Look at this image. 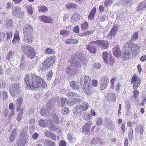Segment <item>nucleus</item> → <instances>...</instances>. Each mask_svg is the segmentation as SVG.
I'll use <instances>...</instances> for the list:
<instances>
[{"mask_svg":"<svg viewBox=\"0 0 146 146\" xmlns=\"http://www.w3.org/2000/svg\"><path fill=\"white\" fill-rule=\"evenodd\" d=\"M26 88L31 90H35L40 87H47L44 80L35 74L30 73L26 74L24 78Z\"/></svg>","mask_w":146,"mask_h":146,"instance_id":"nucleus-1","label":"nucleus"},{"mask_svg":"<svg viewBox=\"0 0 146 146\" xmlns=\"http://www.w3.org/2000/svg\"><path fill=\"white\" fill-rule=\"evenodd\" d=\"M33 29L30 25H27L23 29V34L24 37V40L27 43H31L33 41Z\"/></svg>","mask_w":146,"mask_h":146,"instance_id":"nucleus-2","label":"nucleus"},{"mask_svg":"<svg viewBox=\"0 0 146 146\" xmlns=\"http://www.w3.org/2000/svg\"><path fill=\"white\" fill-rule=\"evenodd\" d=\"M82 54L79 52H76L74 54V57H72L69 58L68 60V62L71 64L75 63L74 68L73 70V73H76L79 70V68L81 67V65L79 62L76 61V60L75 58V57L78 59L81 60L82 58Z\"/></svg>","mask_w":146,"mask_h":146,"instance_id":"nucleus-3","label":"nucleus"},{"mask_svg":"<svg viewBox=\"0 0 146 146\" xmlns=\"http://www.w3.org/2000/svg\"><path fill=\"white\" fill-rule=\"evenodd\" d=\"M80 80L81 84L84 81V84L83 86V88L84 90L87 93V91L90 90L91 88L90 78L87 76L83 75L81 76Z\"/></svg>","mask_w":146,"mask_h":146,"instance_id":"nucleus-4","label":"nucleus"},{"mask_svg":"<svg viewBox=\"0 0 146 146\" xmlns=\"http://www.w3.org/2000/svg\"><path fill=\"white\" fill-rule=\"evenodd\" d=\"M22 48L23 52L28 57L31 59L34 58L36 53L34 48L31 46H27Z\"/></svg>","mask_w":146,"mask_h":146,"instance_id":"nucleus-5","label":"nucleus"},{"mask_svg":"<svg viewBox=\"0 0 146 146\" xmlns=\"http://www.w3.org/2000/svg\"><path fill=\"white\" fill-rule=\"evenodd\" d=\"M27 129L21 131L20 133V137H21L18 139L17 142V146H24L26 142V136L27 137Z\"/></svg>","mask_w":146,"mask_h":146,"instance_id":"nucleus-6","label":"nucleus"},{"mask_svg":"<svg viewBox=\"0 0 146 146\" xmlns=\"http://www.w3.org/2000/svg\"><path fill=\"white\" fill-rule=\"evenodd\" d=\"M141 82V79L138 78L137 74H134L132 77L131 81V84H133V89L136 90L139 86Z\"/></svg>","mask_w":146,"mask_h":146,"instance_id":"nucleus-7","label":"nucleus"},{"mask_svg":"<svg viewBox=\"0 0 146 146\" xmlns=\"http://www.w3.org/2000/svg\"><path fill=\"white\" fill-rule=\"evenodd\" d=\"M12 13L14 16L19 18H23L24 15L23 11H21V9L19 7L15 6L12 8Z\"/></svg>","mask_w":146,"mask_h":146,"instance_id":"nucleus-8","label":"nucleus"},{"mask_svg":"<svg viewBox=\"0 0 146 146\" xmlns=\"http://www.w3.org/2000/svg\"><path fill=\"white\" fill-rule=\"evenodd\" d=\"M109 82V79L107 76H104L100 78V88L101 90L105 89L107 86Z\"/></svg>","mask_w":146,"mask_h":146,"instance_id":"nucleus-9","label":"nucleus"},{"mask_svg":"<svg viewBox=\"0 0 146 146\" xmlns=\"http://www.w3.org/2000/svg\"><path fill=\"white\" fill-rule=\"evenodd\" d=\"M55 61V56H52L48 57L44 62V65L45 69H46L51 66Z\"/></svg>","mask_w":146,"mask_h":146,"instance_id":"nucleus-10","label":"nucleus"},{"mask_svg":"<svg viewBox=\"0 0 146 146\" xmlns=\"http://www.w3.org/2000/svg\"><path fill=\"white\" fill-rule=\"evenodd\" d=\"M95 42L96 43L97 45L99 46L102 49H107L109 45L108 41L103 40H96Z\"/></svg>","mask_w":146,"mask_h":146,"instance_id":"nucleus-11","label":"nucleus"},{"mask_svg":"<svg viewBox=\"0 0 146 146\" xmlns=\"http://www.w3.org/2000/svg\"><path fill=\"white\" fill-rule=\"evenodd\" d=\"M96 44L95 41H92L88 44L86 46V48L90 53L94 54L96 52L97 49L95 47L94 45V44Z\"/></svg>","mask_w":146,"mask_h":146,"instance_id":"nucleus-12","label":"nucleus"},{"mask_svg":"<svg viewBox=\"0 0 146 146\" xmlns=\"http://www.w3.org/2000/svg\"><path fill=\"white\" fill-rule=\"evenodd\" d=\"M20 84L17 83L13 85L9 89V92L11 94H16L18 92V89L19 88Z\"/></svg>","mask_w":146,"mask_h":146,"instance_id":"nucleus-13","label":"nucleus"},{"mask_svg":"<svg viewBox=\"0 0 146 146\" xmlns=\"http://www.w3.org/2000/svg\"><path fill=\"white\" fill-rule=\"evenodd\" d=\"M112 50L113 55L116 57H118L121 55V52L120 50L119 46H115L113 48Z\"/></svg>","mask_w":146,"mask_h":146,"instance_id":"nucleus-14","label":"nucleus"},{"mask_svg":"<svg viewBox=\"0 0 146 146\" xmlns=\"http://www.w3.org/2000/svg\"><path fill=\"white\" fill-rule=\"evenodd\" d=\"M41 20L43 22L48 23H52L53 21L51 18L44 15L40 17Z\"/></svg>","mask_w":146,"mask_h":146,"instance_id":"nucleus-15","label":"nucleus"},{"mask_svg":"<svg viewBox=\"0 0 146 146\" xmlns=\"http://www.w3.org/2000/svg\"><path fill=\"white\" fill-rule=\"evenodd\" d=\"M20 40V38L19 36V32L18 31H17L15 33L12 42L13 44H16L17 43L19 42Z\"/></svg>","mask_w":146,"mask_h":146,"instance_id":"nucleus-16","label":"nucleus"},{"mask_svg":"<svg viewBox=\"0 0 146 146\" xmlns=\"http://www.w3.org/2000/svg\"><path fill=\"white\" fill-rule=\"evenodd\" d=\"M79 84L78 82L72 81L70 82V86L74 90H78L80 88Z\"/></svg>","mask_w":146,"mask_h":146,"instance_id":"nucleus-17","label":"nucleus"},{"mask_svg":"<svg viewBox=\"0 0 146 146\" xmlns=\"http://www.w3.org/2000/svg\"><path fill=\"white\" fill-rule=\"evenodd\" d=\"M23 101V99L22 97H19L17 99L16 102V105L17 106V108L16 109V111L18 112L21 108V105Z\"/></svg>","mask_w":146,"mask_h":146,"instance_id":"nucleus-18","label":"nucleus"},{"mask_svg":"<svg viewBox=\"0 0 146 146\" xmlns=\"http://www.w3.org/2000/svg\"><path fill=\"white\" fill-rule=\"evenodd\" d=\"M96 9L95 7H94L92 9L88 16V18L89 20H92L94 18V16L96 13Z\"/></svg>","mask_w":146,"mask_h":146,"instance_id":"nucleus-19","label":"nucleus"},{"mask_svg":"<svg viewBox=\"0 0 146 146\" xmlns=\"http://www.w3.org/2000/svg\"><path fill=\"white\" fill-rule=\"evenodd\" d=\"M118 28V27L116 26H114L111 30L109 34V36H115L116 34Z\"/></svg>","mask_w":146,"mask_h":146,"instance_id":"nucleus-20","label":"nucleus"},{"mask_svg":"<svg viewBox=\"0 0 146 146\" xmlns=\"http://www.w3.org/2000/svg\"><path fill=\"white\" fill-rule=\"evenodd\" d=\"M136 46L135 45L133 42H129V43L127 42L125 43L123 47L124 49H125L126 48L128 47L129 48L130 50H133L134 48V46Z\"/></svg>","mask_w":146,"mask_h":146,"instance_id":"nucleus-21","label":"nucleus"},{"mask_svg":"<svg viewBox=\"0 0 146 146\" xmlns=\"http://www.w3.org/2000/svg\"><path fill=\"white\" fill-rule=\"evenodd\" d=\"M92 122L90 121H88L85 123L82 127V130L83 132L89 130L91 126Z\"/></svg>","mask_w":146,"mask_h":146,"instance_id":"nucleus-22","label":"nucleus"},{"mask_svg":"<svg viewBox=\"0 0 146 146\" xmlns=\"http://www.w3.org/2000/svg\"><path fill=\"white\" fill-rule=\"evenodd\" d=\"M17 132V130L15 129H13L9 137V140L11 142H12L13 141Z\"/></svg>","mask_w":146,"mask_h":146,"instance_id":"nucleus-23","label":"nucleus"},{"mask_svg":"<svg viewBox=\"0 0 146 146\" xmlns=\"http://www.w3.org/2000/svg\"><path fill=\"white\" fill-rule=\"evenodd\" d=\"M48 11V8L46 6L40 5L38 7V11L39 13H45Z\"/></svg>","mask_w":146,"mask_h":146,"instance_id":"nucleus-24","label":"nucleus"},{"mask_svg":"<svg viewBox=\"0 0 146 146\" xmlns=\"http://www.w3.org/2000/svg\"><path fill=\"white\" fill-rule=\"evenodd\" d=\"M65 43L68 44H76L78 42V40L76 39H69L66 40Z\"/></svg>","mask_w":146,"mask_h":146,"instance_id":"nucleus-25","label":"nucleus"},{"mask_svg":"<svg viewBox=\"0 0 146 146\" xmlns=\"http://www.w3.org/2000/svg\"><path fill=\"white\" fill-rule=\"evenodd\" d=\"M45 143L46 146H56L55 143L51 140H46Z\"/></svg>","mask_w":146,"mask_h":146,"instance_id":"nucleus-26","label":"nucleus"},{"mask_svg":"<svg viewBox=\"0 0 146 146\" xmlns=\"http://www.w3.org/2000/svg\"><path fill=\"white\" fill-rule=\"evenodd\" d=\"M145 3L144 2H142L139 5L137 10V11H140L146 7Z\"/></svg>","mask_w":146,"mask_h":146,"instance_id":"nucleus-27","label":"nucleus"},{"mask_svg":"<svg viewBox=\"0 0 146 146\" xmlns=\"http://www.w3.org/2000/svg\"><path fill=\"white\" fill-rule=\"evenodd\" d=\"M65 7L68 9L75 8L76 7V5L73 3H68L66 4Z\"/></svg>","mask_w":146,"mask_h":146,"instance_id":"nucleus-28","label":"nucleus"},{"mask_svg":"<svg viewBox=\"0 0 146 146\" xmlns=\"http://www.w3.org/2000/svg\"><path fill=\"white\" fill-rule=\"evenodd\" d=\"M20 111L19 112L17 117V119L18 121H19L21 120L22 117L23 116V108H21L20 110Z\"/></svg>","mask_w":146,"mask_h":146,"instance_id":"nucleus-29","label":"nucleus"},{"mask_svg":"<svg viewBox=\"0 0 146 146\" xmlns=\"http://www.w3.org/2000/svg\"><path fill=\"white\" fill-rule=\"evenodd\" d=\"M44 52L46 54H54L55 52L52 49L47 48L45 49Z\"/></svg>","mask_w":146,"mask_h":146,"instance_id":"nucleus-30","label":"nucleus"},{"mask_svg":"<svg viewBox=\"0 0 146 146\" xmlns=\"http://www.w3.org/2000/svg\"><path fill=\"white\" fill-rule=\"evenodd\" d=\"M53 73L52 70H50L46 75V78L48 80L51 79Z\"/></svg>","mask_w":146,"mask_h":146,"instance_id":"nucleus-31","label":"nucleus"},{"mask_svg":"<svg viewBox=\"0 0 146 146\" xmlns=\"http://www.w3.org/2000/svg\"><path fill=\"white\" fill-rule=\"evenodd\" d=\"M39 124L41 127H45L47 125V123H46L44 120L42 119H40L39 121Z\"/></svg>","mask_w":146,"mask_h":146,"instance_id":"nucleus-32","label":"nucleus"},{"mask_svg":"<svg viewBox=\"0 0 146 146\" xmlns=\"http://www.w3.org/2000/svg\"><path fill=\"white\" fill-rule=\"evenodd\" d=\"M130 54V53L129 52L126 51L124 52L123 56V60H126L128 59Z\"/></svg>","mask_w":146,"mask_h":146,"instance_id":"nucleus-33","label":"nucleus"},{"mask_svg":"<svg viewBox=\"0 0 146 146\" xmlns=\"http://www.w3.org/2000/svg\"><path fill=\"white\" fill-rule=\"evenodd\" d=\"M80 108L83 111H86L88 108V105L87 103H84L83 105L81 106Z\"/></svg>","mask_w":146,"mask_h":146,"instance_id":"nucleus-34","label":"nucleus"},{"mask_svg":"<svg viewBox=\"0 0 146 146\" xmlns=\"http://www.w3.org/2000/svg\"><path fill=\"white\" fill-rule=\"evenodd\" d=\"M53 119L52 121L54 123H58L59 122L58 117V115L56 114H54L53 115Z\"/></svg>","mask_w":146,"mask_h":146,"instance_id":"nucleus-35","label":"nucleus"},{"mask_svg":"<svg viewBox=\"0 0 146 146\" xmlns=\"http://www.w3.org/2000/svg\"><path fill=\"white\" fill-rule=\"evenodd\" d=\"M138 33L137 32H135L133 33L131 38V40H134L137 39L138 38Z\"/></svg>","mask_w":146,"mask_h":146,"instance_id":"nucleus-36","label":"nucleus"},{"mask_svg":"<svg viewBox=\"0 0 146 146\" xmlns=\"http://www.w3.org/2000/svg\"><path fill=\"white\" fill-rule=\"evenodd\" d=\"M1 93V95L0 98V100L1 98L3 99V100L7 98V93L5 92H0Z\"/></svg>","mask_w":146,"mask_h":146,"instance_id":"nucleus-37","label":"nucleus"},{"mask_svg":"<svg viewBox=\"0 0 146 146\" xmlns=\"http://www.w3.org/2000/svg\"><path fill=\"white\" fill-rule=\"evenodd\" d=\"M107 55L108 53L107 52H103L102 56L103 58L106 62H107Z\"/></svg>","mask_w":146,"mask_h":146,"instance_id":"nucleus-38","label":"nucleus"},{"mask_svg":"<svg viewBox=\"0 0 146 146\" xmlns=\"http://www.w3.org/2000/svg\"><path fill=\"white\" fill-rule=\"evenodd\" d=\"M114 62V58L112 57H110L109 58L108 62L107 60V62L106 63L107 64H109L110 66H112Z\"/></svg>","mask_w":146,"mask_h":146,"instance_id":"nucleus-39","label":"nucleus"},{"mask_svg":"<svg viewBox=\"0 0 146 146\" xmlns=\"http://www.w3.org/2000/svg\"><path fill=\"white\" fill-rule=\"evenodd\" d=\"M88 26V23L86 22H85L82 24L81 26L82 29V30H85L87 28Z\"/></svg>","mask_w":146,"mask_h":146,"instance_id":"nucleus-40","label":"nucleus"},{"mask_svg":"<svg viewBox=\"0 0 146 146\" xmlns=\"http://www.w3.org/2000/svg\"><path fill=\"white\" fill-rule=\"evenodd\" d=\"M60 101L62 103L61 106L63 107L65 105V102L66 101V98H60Z\"/></svg>","mask_w":146,"mask_h":146,"instance_id":"nucleus-41","label":"nucleus"},{"mask_svg":"<svg viewBox=\"0 0 146 146\" xmlns=\"http://www.w3.org/2000/svg\"><path fill=\"white\" fill-rule=\"evenodd\" d=\"M133 130L132 128H130L129 131L128 137L129 139H132V135L133 134Z\"/></svg>","mask_w":146,"mask_h":146,"instance_id":"nucleus-42","label":"nucleus"},{"mask_svg":"<svg viewBox=\"0 0 146 146\" xmlns=\"http://www.w3.org/2000/svg\"><path fill=\"white\" fill-rule=\"evenodd\" d=\"M27 11L31 15H32L33 13V8L31 6L28 7L27 9Z\"/></svg>","mask_w":146,"mask_h":146,"instance_id":"nucleus-43","label":"nucleus"},{"mask_svg":"<svg viewBox=\"0 0 146 146\" xmlns=\"http://www.w3.org/2000/svg\"><path fill=\"white\" fill-rule=\"evenodd\" d=\"M66 72L68 74H72V72H73V70H72L69 66H68L66 68Z\"/></svg>","mask_w":146,"mask_h":146,"instance_id":"nucleus-44","label":"nucleus"},{"mask_svg":"<svg viewBox=\"0 0 146 146\" xmlns=\"http://www.w3.org/2000/svg\"><path fill=\"white\" fill-rule=\"evenodd\" d=\"M7 38L8 39H10L12 36V33L11 31H8L7 32Z\"/></svg>","mask_w":146,"mask_h":146,"instance_id":"nucleus-45","label":"nucleus"},{"mask_svg":"<svg viewBox=\"0 0 146 146\" xmlns=\"http://www.w3.org/2000/svg\"><path fill=\"white\" fill-rule=\"evenodd\" d=\"M133 97L134 98H136L139 95V92L137 90H134L133 92Z\"/></svg>","mask_w":146,"mask_h":146,"instance_id":"nucleus-46","label":"nucleus"},{"mask_svg":"<svg viewBox=\"0 0 146 146\" xmlns=\"http://www.w3.org/2000/svg\"><path fill=\"white\" fill-rule=\"evenodd\" d=\"M90 114L89 113H87L84 115V118L86 120H88L90 119Z\"/></svg>","mask_w":146,"mask_h":146,"instance_id":"nucleus-47","label":"nucleus"},{"mask_svg":"<svg viewBox=\"0 0 146 146\" xmlns=\"http://www.w3.org/2000/svg\"><path fill=\"white\" fill-rule=\"evenodd\" d=\"M112 1L109 0H107L105 1L104 4L106 6L108 7L109 5L112 4Z\"/></svg>","mask_w":146,"mask_h":146,"instance_id":"nucleus-48","label":"nucleus"},{"mask_svg":"<svg viewBox=\"0 0 146 146\" xmlns=\"http://www.w3.org/2000/svg\"><path fill=\"white\" fill-rule=\"evenodd\" d=\"M44 108L43 107L41 110V114L43 116H45L47 114V111L44 109Z\"/></svg>","mask_w":146,"mask_h":146,"instance_id":"nucleus-49","label":"nucleus"},{"mask_svg":"<svg viewBox=\"0 0 146 146\" xmlns=\"http://www.w3.org/2000/svg\"><path fill=\"white\" fill-rule=\"evenodd\" d=\"M79 26H77L75 27L73 29V31L74 32L76 33H78L79 32Z\"/></svg>","mask_w":146,"mask_h":146,"instance_id":"nucleus-50","label":"nucleus"},{"mask_svg":"<svg viewBox=\"0 0 146 146\" xmlns=\"http://www.w3.org/2000/svg\"><path fill=\"white\" fill-rule=\"evenodd\" d=\"M63 113L65 114H68L69 113V110L68 108L67 107H64L63 109Z\"/></svg>","mask_w":146,"mask_h":146,"instance_id":"nucleus-51","label":"nucleus"},{"mask_svg":"<svg viewBox=\"0 0 146 146\" xmlns=\"http://www.w3.org/2000/svg\"><path fill=\"white\" fill-rule=\"evenodd\" d=\"M98 81L95 80H93L92 81V86L94 87H96L98 85Z\"/></svg>","mask_w":146,"mask_h":146,"instance_id":"nucleus-52","label":"nucleus"},{"mask_svg":"<svg viewBox=\"0 0 146 146\" xmlns=\"http://www.w3.org/2000/svg\"><path fill=\"white\" fill-rule=\"evenodd\" d=\"M116 79V78H113L110 81L111 84V87L113 89L114 88V83Z\"/></svg>","mask_w":146,"mask_h":146,"instance_id":"nucleus-53","label":"nucleus"},{"mask_svg":"<svg viewBox=\"0 0 146 146\" xmlns=\"http://www.w3.org/2000/svg\"><path fill=\"white\" fill-rule=\"evenodd\" d=\"M66 143L64 140L60 141L59 144V146H66Z\"/></svg>","mask_w":146,"mask_h":146,"instance_id":"nucleus-54","label":"nucleus"},{"mask_svg":"<svg viewBox=\"0 0 146 146\" xmlns=\"http://www.w3.org/2000/svg\"><path fill=\"white\" fill-rule=\"evenodd\" d=\"M68 31L65 30H62L60 31V34L62 35H66L68 33Z\"/></svg>","mask_w":146,"mask_h":146,"instance_id":"nucleus-55","label":"nucleus"},{"mask_svg":"<svg viewBox=\"0 0 146 146\" xmlns=\"http://www.w3.org/2000/svg\"><path fill=\"white\" fill-rule=\"evenodd\" d=\"M121 86V84L118 83H117L115 88V90L116 91H118L120 89V87Z\"/></svg>","mask_w":146,"mask_h":146,"instance_id":"nucleus-56","label":"nucleus"},{"mask_svg":"<svg viewBox=\"0 0 146 146\" xmlns=\"http://www.w3.org/2000/svg\"><path fill=\"white\" fill-rule=\"evenodd\" d=\"M69 15L68 13H66L64 14L63 17V21L65 22L68 19Z\"/></svg>","mask_w":146,"mask_h":146,"instance_id":"nucleus-57","label":"nucleus"},{"mask_svg":"<svg viewBox=\"0 0 146 146\" xmlns=\"http://www.w3.org/2000/svg\"><path fill=\"white\" fill-rule=\"evenodd\" d=\"M25 65L26 63L25 62H24L21 63L20 65L21 68L22 70H24L25 69Z\"/></svg>","mask_w":146,"mask_h":146,"instance_id":"nucleus-58","label":"nucleus"},{"mask_svg":"<svg viewBox=\"0 0 146 146\" xmlns=\"http://www.w3.org/2000/svg\"><path fill=\"white\" fill-rule=\"evenodd\" d=\"M96 124L98 125H101L102 123V121L100 118H98L96 121Z\"/></svg>","mask_w":146,"mask_h":146,"instance_id":"nucleus-59","label":"nucleus"},{"mask_svg":"<svg viewBox=\"0 0 146 146\" xmlns=\"http://www.w3.org/2000/svg\"><path fill=\"white\" fill-rule=\"evenodd\" d=\"M12 4L10 2H8L7 4V9H10L12 6Z\"/></svg>","mask_w":146,"mask_h":146,"instance_id":"nucleus-60","label":"nucleus"},{"mask_svg":"<svg viewBox=\"0 0 146 146\" xmlns=\"http://www.w3.org/2000/svg\"><path fill=\"white\" fill-rule=\"evenodd\" d=\"M94 68L96 69H98L100 67V65L99 63H95L94 65Z\"/></svg>","mask_w":146,"mask_h":146,"instance_id":"nucleus-61","label":"nucleus"},{"mask_svg":"<svg viewBox=\"0 0 146 146\" xmlns=\"http://www.w3.org/2000/svg\"><path fill=\"white\" fill-rule=\"evenodd\" d=\"M9 107L10 110H12V111L14 110V106L13 103H11L9 104Z\"/></svg>","mask_w":146,"mask_h":146,"instance_id":"nucleus-62","label":"nucleus"},{"mask_svg":"<svg viewBox=\"0 0 146 146\" xmlns=\"http://www.w3.org/2000/svg\"><path fill=\"white\" fill-rule=\"evenodd\" d=\"M13 55V52L11 51H10L8 54L7 57V59L9 60L11 56Z\"/></svg>","mask_w":146,"mask_h":146,"instance_id":"nucleus-63","label":"nucleus"},{"mask_svg":"<svg viewBox=\"0 0 146 146\" xmlns=\"http://www.w3.org/2000/svg\"><path fill=\"white\" fill-rule=\"evenodd\" d=\"M146 60V55L142 56L140 58V60L142 62H144Z\"/></svg>","mask_w":146,"mask_h":146,"instance_id":"nucleus-64","label":"nucleus"}]
</instances>
